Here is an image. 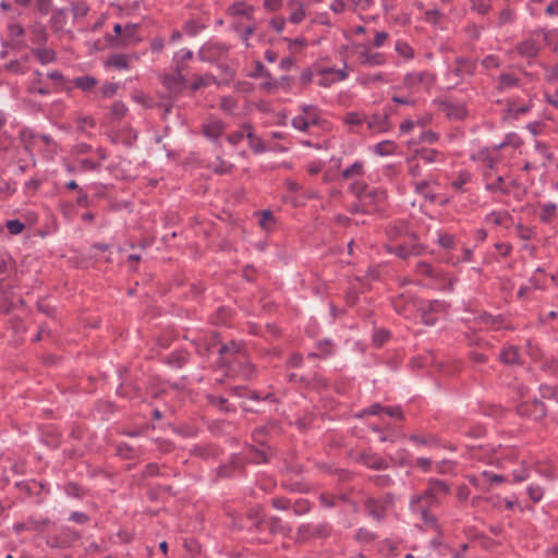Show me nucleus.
<instances>
[{
  "instance_id": "nucleus-35",
  "label": "nucleus",
  "mask_w": 558,
  "mask_h": 558,
  "mask_svg": "<svg viewBox=\"0 0 558 558\" xmlns=\"http://www.w3.org/2000/svg\"><path fill=\"white\" fill-rule=\"evenodd\" d=\"M429 182L428 181H420L415 183V190L417 193H421L425 198H429L430 201L434 199V194L427 193L426 189L428 187Z\"/></svg>"
},
{
  "instance_id": "nucleus-38",
  "label": "nucleus",
  "mask_w": 558,
  "mask_h": 558,
  "mask_svg": "<svg viewBox=\"0 0 558 558\" xmlns=\"http://www.w3.org/2000/svg\"><path fill=\"white\" fill-rule=\"evenodd\" d=\"M396 253H397V255H398V256H400V257H402V258H407V257H409L410 255H416V254H418V250H417V248H415V247H411V248H409V247H405V246L400 245V246H398V247L396 248Z\"/></svg>"
},
{
  "instance_id": "nucleus-1",
  "label": "nucleus",
  "mask_w": 558,
  "mask_h": 558,
  "mask_svg": "<svg viewBox=\"0 0 558 558\" xmlns=\"http://www.w3.org/2000/svg\"><path fill=\"white\" fill-rule=\"evenodd\" d=\"M219 365L227 368L232 375H242L248 377L252 373V366L246 359L245 351L240 343L230 342L223 344L218 350Z\"/></svg>"
},
{
  "instance_id": "nucleus-62",
  "label": "nucleus",
  "mask_w": 558,
  "mask_h": 558,
  "mask_svg": "<svg viewBox=\"0 0 558 558\" xmlns=\"http://www.w3.org/2000/svg\"><path fill=\"white\" fill-rule=\"evenodd\" d=\"M345 8V4L342 0H335L331 5H330V9L335 12V13H341L343 12Z\"/></svg>"
},
{
  "instance_id": "nucleus-29",
  "label": "nucleus",
  "mask_w": 558,
  "mask_h": 558,
  "mask_svg": "<svg viewBox=\"0 0 558 558\" xmlns=\"http://www.w3.org/2000/svg\"><path fill=\"white\" fill-rule=\"evenodd\" d=\"M420 158L427 163H433L436 161L438 153L435 149H422L417 151Z\"/></svg>"
},
{
  "instance_id": "nucleus-53",
  "label": "nucleus",
  "mask_w": 558,
  "mask_h": 558,
  "mask_svg": "<svg viewBox=\"0 0 558 558\" xmlns=\"http://www.w3.org/2000/svg\"><path fill=\"white\" fill-rule=\"evenodd\" d=\"M509 113L514 116V117H518L519 114H522L524 112L527 111V107L525 106H518V105H510L509 106V109H508Z\"/></svg>"
},
{
  "instance_id": "nucleus-48",
  "label": "nucleus",
  "mask_w": 558,
  "mask_h": 558,
  "mask_svg": "<svg viewBox=\"0 0 558 558\" xmlns=\"http://www.w3.org/2000/svg\"><path fill=\"white\" fill-rule=\"evenodd\" d=\"M385 413L391 417H397L399 420H403V413L399 407H386Z\"/></svg>"
},
{
  "instance_id": "nucleus-58",
  "label": "nucleus",
  "mask_w": 558,
  "mask_h": 558,
  "mask_svg": "<svg viewBox=\"0 0 558 558\" xmlns=\"http://www.w3.org/2000/svg\"><path fill=\"white\" fill-rule=\"evenodd\" d=\"M539 390H541L542 398L550 399L556 396L555 389L550 386H543V387H541Z\"/></svg>"
},
{
  "instance_id": "nucleus-56",
  "label": "nucleus",
  "mask_w": 558,
  "mask_h": 558,
  "mask_svg": "<svg viewBox=\"0 0 558 558\" xmlns=\"http://www.w3.org/2000/svg\"><path fill=\"white\" fill-rule=\"evenodd\" d=\"M421 140L426 143H435L438 140V135L432 131L423 132Z\"/></svg>"
},
{
  "instance_id": "nucleus-22",
  "label": "nucleus",
  "mask_w": 558,
  "mask_h": 558,
  "mask_svg": "<svg viewBox=\"0 0 558 558\" xmlns=\"http://www.w3.org/2000/svg\"><path fill=\"white\" fill-rule=\"evenodd\" d=\"M473 64L465 59H459L457 61V66L454 69V73L457 76H463L464 74H472Z\"/></svg>"
},
{
  "instance_id": "nucleus-41",
  "label": "nucleus",
  "mask_w": 558,
  "mask_h": 558,
  "mask_svg": "<svg viewBox=\"0 0 558 558\" xmlns=\"http://www.w3.org/2000/svg\"><path fill=\"white\" fill-rule=\"evenodd\" d=\"M87 11L88 8L85 3H75L72 7L74 17H82L87 13Z\"/></svg>"
},
{
  "instance_id": "nucleus-20",
  "label": "nucleus",
  "mask_w": 558,
  "mask_h": 558,
  "mask_svg": "<svg viewBox=\"0 0 558 558\" xmlns=\"http://www.w3.org/2000/svg\"><path fill=\"white\" fill-rule=\"evenodd\" d=\"M22 138L26 146L29 144L31 141H34V142L43 141L47 145H49L52 142V140L49 135L34 134L32 131H23Z\"/></svg>"
},
{
  "instance_id": "nucleus-24",
  "label": "nucleus",
  "mask_w": 558,
  "mask_h": 558,
  "mask_svg": "<svg viewBox=\"0 0 558 558\" xmlns=\"http://www.w3.org/2000/svg\"><path fill=\"white\" fill-rule=\"evenodd\" d=\"M74 84L83 90H89L96 85V80L90 76L77 77L74 80Z\"/></svg>"
},
{
  "instance_id": "nucleus-7",
  "label": "nucleus",
  "mask_w": 558,
  "mask_h": 558,
  "mask_svg": "<svg viewBox=\"0 0 558 558\" xmlns=\"http://www.w3.org/2000/svg\"><path fill=\"white\" fill-rule=\"evenodd\" d=\"M446 304L440 301H427L423 302L420 310L422 312V318L425 325L433 326L436 323V318L432 316L433 313L444 311Z\"/></svg>"
},
{
  "instance_id": "nucleus-54",
  "label": "nucleus",
  "mask_w": 558,
  "mask_h": 558,
  "mask_svg": "<svg viewBox=\"0 0 558 558\" xmlns=\"http://www.w3.org/2000/svg\"><path fill=\"white\" fill-rule=\"evenodd\" d=\"M235 106V101L233 98L231 97H225L221 99V108L225 110V111H232V109L234 108Z\"/></svg>"
},
{
  "instance_id": "nucleus-23",
  "label": "nucleus",
  "mask_w": 558,
  "mask_h": 558,
  "mask_svg": "<svg viewBox=\"0 0 558 558\" xmlns=\"http://www.w3.org/2000/svg\"><path fill=\"white\" fill-rule=\"evenodd\" d=\"M556 214V205L555 204H545L542 206L539 217L542 221L549 222Z\"/></svg>"
},
{
  "instance_id": "nucleus-19",
  "label": "nucleus",
  "mask_w": 558,
  "mask_h": 558,
  "mask_svg": "<svg viewBox=\"0 0 558 558\" xmlns=\"http://www.w3.org/2000/svg\"><path fill=\"white\" fill-rule=\"evenodd\" d=\"M290 8H291V14H290L291 22L300 23L305 16L303 4L299 1H291Z\"/></svg>"
},
{
  "instance_id": "nucleus-3",
  "label": "nucleus",
  "mask_w": 558,
  "mask_h": 558,
  "mask_svg": "<svg viewBox=\"0 0 558 558\" xmlns=\"http://www.w3.org/2000/svg\"><path fill=\"white\" fill-rule=\"evenodd\" d=\"M140 40L137 36V25L128 24L121 37L109 36L108 41L113 48H123L133 45Z\"/></svg>"
},
{
  "instance_id": "nucleus-60",
  "label": "nucleus",
  "mask_w": 558,
  "mask_h": 558,
  "mask_svg": "<svg viewBox=\"0 0 558 558\" xmlns=\"http://www.w3.org/2000/svg\"><path fill=\"white\" fill-rule=\"evenodd\" d=\"M255 31V25H247L243 28V31L241 32V37L243 39V41L247 43V39H248V36L252 35ZM246 46H248V44H246Z\"/></svg>"
},
{
  "instance_id": "nucleus-36",
  "label": "nucleus",
  "mask_w": 558,
  "mask_h": 558,
  "mask_svg": "<svg viewBox=\"0 0 558 558\" xmlns=\"http://www.w3.org/2000/svg\"><path fill=\"white\" fill-rule=\"evenodd\" d=\"M526 492H527L529 497L534 502L539 501L543 497V489L539 486H529Z\"/></svg>"
},
{
  "instance_id": "nucleus-30",
  "label": "nucleus",
  "mask_w": 558,
  "mask_h": 558,
  "mask_svg": "<svg viewBox=\"0 0 558 558\" xmlns=\"http://www.w3.org/2000/svg\"><path fill=\"white\" fill-rule=\"evenodd\" d=\"M482 477L483 480L487 481L492 486L499 485L506 481L502 475L493 474L489 471H484L482 473Z\"/></svg>"
},
{
  "instance_id": "nucleus-16",
  "label": "nucleus",
  "mask_w": 558,
  "mask_h": 558,
  "mask_svg": "<svg viewBox=\"0 0 558 558\" xmlns=\"http://www.w3.org/2000/svg\"><path fill=\"white\" fill-rule=\"evenodd\" d=\"M367 509L373 518L376 520H380L384 517L385 513V505L384 502L376 500V499H369L366 504Z\"/></svg>"
},
{
  "instance_id": "nucleus-31",
  "label": "nucleus",
  "mask_w": 558,
  "mask_h": 558,
  "mask_svg": "<svg viewBox=\"0 0 558 558\" xmlns=\"http://www.w3.org/2000/svg\"><path fill=\"white\" fill-rule=\"evenodd\" d=\"M395 49H396V51H397L400 56H402V57H404V58H407V59H409V58H411V57L413 56V50H412V48H411L408 44H405V43L398 41V43L396 44V46H395Z\"/></svg>"
},
{
  "instance_id": "nucleus-51",
  "label": "nucleus",
  "mask_w": 558,
  "mask_h": 558,
  "mask_svg": "<svg viewBox=\"0 0 558 558\" xmlns=\"http://www.w3.org/2000/svg\"><path fill=\"white\" fill-rule=\"evenodd\" d=\"M387 38H388V34L386 32H377L375 34V38H374V43L373 44H374V46L376 48H379V47H381L385 44Z\"/></svg>"
},
{
  "instance_id": "nucleus-9",
  "label": "nucleus",
  "mask_w": 558,
  "mask_h": 558,
  "mask_svg": "<svg viewBox=\"0 0 558 558\" xmlns=\"http://www.w3.org/2000/svg\"><path fill=\"white\" fill-rule=\"evenodd\" d=\"M384 198V192L367 189L363 196H361L360 203L354 207V211H366L368 206L378 205Z\"/></svg>"
},
{
  "instance_id": "nucleus-18",
  "label": "nucleus",
  "mask_w": 558,
  "mask_h": 558,
  "mask_svg": "<svg viewBox=\"0 0 558 558\" xmlns=\"http://www.w3.org/2000/svg\"><path fill=\"white\" fill-rule=\"evenodd\" d=\"M229 13L233 16H247L250 17L251 12L253 11V8L245 4L244 2H236L233 3L229 8Z\"/></svg>"
},
{
  "instance_id": "nucleus-37",
  "label": "nucleus",
  "mask_w": 558,
  "mask_h": 558,
  "mask_svg": "<svg viewBox=\"0 0 558 558\" xmlns=\"http://www.w3.org/2000/svg\"><path fill=\"white\" fill-rule=\"evenodd\" d=\"M214 78L211 76H198L191 85L193 90H197L204 86H207Z\"/></svg>"
},
{
  "instance_id": "nucleus-40",
  "label": "nucleus",
  "mask_w": 558,
  "mask_h": 558,
  "mask_svg": "<svg viewBox=\"0 0 558 558\" xmlns=\"http://www.w3.org/2000/svg\"><path fill=\"white\" fill-rule=\"evenodd\" d=\"M363 121V118L354 112H350L344 117V122L349 125H360Z\"/></svg>"
},
{
  "instance_id": "nucleus-57",
  "label": "nucleus",
  "mask_w": 558,
  "mask_h": 558,
  "mask_svg": "<svg viewBox=\"0 0 558 558\" xmlns=\"http://www.w3.org/2000/svg\"><path fill=\"white\" fill-rule=\"evenodd\" d=\"M211 403L217 405V407H219L223 411H229V407L227 404L228 402L222 397H213L211 398Z\"/></svg>"
},
{
  "instance_id": "nucleus-39",
  "label": "nucleus",
  "mask_w": 558,
  "mask_h": 558,
  "mask_svg": "<svg viewBox=\"0 0 558 558\" xmlns=\"http://www.w3.org/2000/svg\"><path fill=\"white\" fill-rule=\"evenodd\" d=\"M37 56L40 62L44 64L51 62L54 58L53 51L48 49L38 50Z\"/></svg>"
},
{
  "instance_id": "nucleus-64",
  "label": "nucleus",
  "mask_w": 558,
  "mask_h": 558,
  "mask_svg": "<svg viewBox=\"0 0 558 558\" xmlns=\"http://www.w3.org/2000/svg\"><path fill=\"white\" fill-rule=\"evenodd\" d=\"M469 495H470V490L466 486H460L458 488V493H457V496L460 500L464 501L469 498Z\"/></svg>"
},
{
  "instance_id": "nucleus-27",
  "label": "nucleus",
  "mask_w": 558,
  "mask_h": 558,
  "mask_svg": "<svg viewBox=\"0 0 558 558\" xmlns=\"http://www.w3.org/2000/svg\"><path fill=\"white\" fill-rule=\"evenodd\" d=\"M518 84V80L511 74H502L499 78V88L505 90Z\"/></svg>"
},
{
  "instance_id": "nucleus-25",
  "label": "nucleus",
  "mask_w": 558,
  "mask_h": 558,
  "mask_svg": "<svg viewBox=\"0 0 558 558\" xmlns=\"http://www.w3.org/2000/svg\"><path fill=\"white\" fill-rule=\"evenodd\" d=\"M518 50L523 56L532 57L536 53L537 48L533 41L526 40L518 46Z\"/></svg>"
},
{
  "instance_id": "nucleus-63",
  "label": "nucleus",
  "mask_w": 558,
  "mask_h": 558,
  "mask_svg": "<svg viewBox=\"0 0 558 558\" xmlns=\"http://www.w3.org/2000/svg\"><path fill=\"white\" fill-rule=\"evenodd\" d=\"M117 86L114 84H107L102 87V94L106 97H111L116 94Z\"/></svg>"
},
{
  "instance_id": "nucleus-42",
  "label": "nucleus",
  "mask_w": 558,
  "mask_h": 558,
  "mask_svg": "<svg viewBox=\"0 0 558 558\" xmlns=\"http://www.w3.org/2000/svg\"><path fill=\"white\" fill-rule=\"evenodd\" d=\"M367 189L368 187L364 183H361V182H354L351 185V190L356 195L359 201H361V196H363V194L366 192Z\"/></svg>"
},
{
  "instance_id": "nucleus-5",
  "label": "nucleus",
  "mask_w": 558,
  "mask_h": 558,
  "mask_svg": "<svg viewBox=\"0 0 558 558\" xmlns=\"http://www.w3.org/2000/svg\"><path fill=\"white\" fill-rule=\"evenodd\" d=\"M404 86L412 89L429 88L434 77L428 72L410 73L404 77Z\"/></svg>"
},
{
  "instance_id": "nucleus-49",
  "label": "nucleus",
  "mask_w": 558,
  "mask_h": 558,
  "mask_svg": "<svg viewBox=\"0 0 558 558\" xmlns=\"http://www.w3.org/2000/svg\"><path fill=\"white\" fill-rule=\"evenodd\" d=\"M24 33V29L21 25L19 24H12L9 26V35L12 39L14 38H17L20 36H22Z\"/></svg>"
},
{
  "instance_id": "nucleus-61",
  "label": "nucleus",
  "mask_w": 558,
  "mask_h": 558,
  "mask_svg": "<svg viewBox=\"0 0 558 558\" xmlns=\"http://www.w3.org/2000/svg\"><path fill=\"white\" fill-rule=\"evenodd\" d=\"M202 28V26H199L198 24H196L195 22H189L186 23L185 25V31L186 33H189L190 35H195L198 33V31Z\"/></svg>"
},
{
  "instance_id": "nucleus-26",
  "label": "nucleus",
  "mask_w": 558,
  "mask_h": 558,
  "mask_svg": "<svg viewBox=\"0 0 558 558\" xmlns=\"http://www.w3.org/2000/svg\"><path fill=\"white\" fill-rule=\"evenodd\" d=\"M108 64L118 68V69H126L128 68V59L124 54H112L108 59Z\"/></svg>"
},
{
  "instance_id": "nucleus-50",
  "label": "nucleus",
  "mask_w": 558,
  "mask_h": 558,
  "mask_svg": "<svg viewBox=\"0 0 558 558\" xmlns=\"http://www.w3.org/2000/svg\"><path fill=\"white\" fill-rule=\"evenodd\" d=\"M325 74H332L335 81H342L347 77V72L344 70L326 69Z\"/></svg>"
},
{
  "instance_id": "nucleus-21",
  "label": "nucleus",
  "mask_w": 558,
  "mask_h": 558,
  "mask_svg": "<svg viewBox=\"0 0 558 558\" xmlns=\"http://www.w3.org/2000/svg\"><path fill=\"white\" fill-rule=\"evenodd\" d=\"M362 459L365 465L372 469H385L387 465L385 460L378 456L365 454L362 457Z\"/></svg>"
},
{
  "instance_id": "nucleus-14",
  "label": "nucleus",
  "mask_w": 558,
  "mask_h": 558,
  "mask_svg": "<svg viewBox=\"0 0 558 558\" xmlns=\"http://www.w3.org/2000/svg\"><path fill=\"white\" fill-rule=\"evenodd\" d=\"M318 121H319V119H318L317 114H314L313 117H310V118L299 116L292 120V125L296 130L306 131L310 125L318 124Z\"/></svg>"
},
{
  "instance_id": "nucleus-44",
  "label": "nucleus",
  "mask_w": 558,
  "mask_h": 558,
  "mask_svg": "<svg viewBox=\"0 0 558 558\" xmlns=\"http://www.w3.org/2000/svg\"><path fill=\"white\" fill-rule=\"evenodd\" d=\"M453 236L450 234H441L438 238V243L445 248H451L453 246Z\"/></svg>"
},
{
  "instance_id": "nucleus-59",
  "label": "nucleus",
  "mask_w": 558,
  "mask_h": 558,
  "mask_svg": "<svg viewBox=\"0 0 558 558\" xmlns=\"http://www.w3.org/2000/svg\"><path fill=\"white\" fill-rule=\"evenodd\" d=\"M492 218L496 225H505L508 219V214L506 213H493Z\"/></svg>"
},
{
  "instance_id": "nucleus-52",
  "label": "nucleus",
  "mask_w": 558,
  "mask_h": 558,
  "mask_svg": "<svg viewBox=\"0 0 558 558\" xmlns=\"http://www.w3.org/2000/svg\"><path fill=\"white\" fill-rule=\"evenodd\" d=\"M244 136H245V133L243 131H236V132L228 135L227 141L232 145H236L239 142H241L243 140Z\"/></svg>"
},
{
  "instance_id": "nucleus-10",
  "label": "nucleus",
  "mask_w": 558,
  "mask_h": 558,
  "mask_svg": "<svg viewBox=\"0 0 558 558\" xmlns=\"http://www.w3.org/2000/svg\"><path fill=\"white\" fill-rule=\"evenodd\" d=\"M520 413L524 415L532 416L534 420H539L546 414V410L544 404L539 401L534 399L532 404H527V402H524L520 407Z\"/></svg>"
},
{
  "instance_id": "nucleus-28",
  "label": "nucleus",
  "mask_w": 558,
  "mask_h": 558,
  "mask_svg": "<svg viewBox=\"0 0 558 558\" xmlns=\"http://www.w3.org/2000/svg\"><path fill=\"white\" fill-rule=\"evenodd\" d=\"M211 168L217 173H227L232 169V165L218 157Z\"/></svg>"
},
{
  "instance_id": "nucleus-13",
  "label": "nucleus",
  "mask_w": 558,
  "mask_h": 558,
  "mask_svg": "<svg viewBox=\"0 0 558 558\" xmlns=\"http://www.w3.org/2000/svg\"><path fill=\"white\" fill-rule=\"evenodd\" d=\"M417 272L422 275H427L429 277L436 278L438 280H448L449 281V289H451L452 286V279L446 275V274H438L435 272L430 265L426 263H420L417 265Z\"/></svg>"
},
{
  "instance_id": "nucleus-12",
  "label": "nucleus",
  "mask_w": 558,
  "mask_h": 558,
  "mask_svg": "<svg viewBox=\"0 0 558 558\" xmlns=\"http://www.w3.org/2000/svg\"><path fill=\"white\" fill-rule=\"evenodd\" d=\"M367 126L371 131L381 133L388 130L389 122L386 116L374 114L368 121Z\"/></svg>"
},
{
  "instance_id": "nucleus-17",
  "label": "nucleus",
  "mask_w": 558,
  "mask_h": 558,
  "mask_svg": "<svg viewBox=\"0 0 558 558\" xmlns=\"http://www.w3.org/2000/svg\"><path fill=\"white\" fill-rule=\"evenodd\" d=\"M500 360H501L505 364H509V365H512V364L519 363L520 357H519L518 349H517L515 347H509V348H506V349L500 353Z\"/></svg>"
},
{
  "instance_id": "nucleus-46",
  "label": "nucleus",
  "mask_w": 558,
  "mask_h": 558,
  "mask_svg": "<svg viewBox=\"0 0 558 558\" xmlns=\"http://www.w3.org/2000/svg\"><path fill=\"white\" fill-rule=\"evenodd\" d=\"M472 8L480 13L484 14L488 10V4L485 0H471Z\"/></svg>"
},
{
  "instance_id": "nucleus-8",
  "label": "nucleus",
  "mask_w": 558,
  "mask_h": 558,
  "mask_svg": "<svg viewBox=\"0 0 558 558\" xmlns=\"http://www.w3.org/2000/svg\"><path fill=\"white\" fill-rule=\"evenodd\" d=\"M163 85L173 95L180 94L185 86V78L182 69L178 65L174 74H168L163 77Z\"/></svg>"
},
{
  "instance_id": "nucleus-15",
  "label": "nucleus",
  "mask_w": 558,
  "mask_h": 558,
  "mask_svg": "<svg viewBox=\"0 0 558 558\" xmlns=\"http://www.w3.org/2000/svg\"><path fill=\"white\" fill-rule=\"evenodd\" d=\"M427 490L432 493L435 497H438L440 499L441 495H447L450 492L449 486L439 480H430L428 482Z\"/></svg>"
},
{
  "instance_id": "nucleus-4",
  "label": "nucleus",
  "mask_w": 558,
  "mask_h": 558,
  "mask_svg": "<svg viewBox=\"0 0 558 558\" xmlns=\"http://www.w3.org/2000/svg\"><path fill=\"white\" fill-rule=\"evenodd\" d=\"M227 52L225 45L219 43H207L198 51V57L205 62H217Z\"/></svg>"
},
{
  "instance_id": "nucleus-47",
  "label": "nucleus",
  "mask_w": 558,
  "mask_h": 558,
  "mask_svg": "<svg viewBox=\"0 0 558 558\" xmlns=\"http://www.w3.org/2000/svg\"><path fill=\"white\" fill-rule=\"evenodd\" d=\"M385 408L380 404H373L369 409L364 410L359 416L365 415V414H373V415H379L380 413H385Z\"/></svg>"
},
{
  "instance_id": "nucleus-43",
  "label": "nucleus",
  "mask_w": 558,
  "mask_h": 558,
  "mask_svg": "<svg viewBox=\"0 0 558 558\" xmlns=\"http://www.w3.org/2000/svg\"><path fill=\"white\" fill-rule=\"evenodd\" d=\"M389 337V332L385 329H380L375 331L374 333V342L377 345H381Z\"/></svg>"
},
{
  "instance_id": "nucleus-11",
  "label": "nucleus",
  "mask_w": 558,
  "mask_h": 558,
  "mask_svg": "<svg viewBox=\"0 0 558 558\" xmlns=\"http://www.w3.org/2000/svg\"><path fill=\"white\" fill-rule=\"evenodd\" d=\"M225 124L220 120H210L204 124V135L211 140L217 141L225 132Z\"/></svg>"
},
{
  "instance_id": "nucleus-33",
  "label": "nucleus",
  "mask_w": 558,
  "mask_h": 558,
  "mask_svg": "<svg viewBox=\"0 0 558 558\" xmlns=\"http://www.w3.org/2000/svg\"><path fill=\"white\" fill-rule=\"evenodd\" d=\"M128 108L121 101H117L111 107V113L114 118L120 119L125 116Z\"/></svg>"
},
{
  "instance_id": "nucleus-2",
  "label": "nucleus",
  "mask_w": 558,
  "mask_h": 558,
  "mask_svg": "<svg viewBox=\"0 0 558 558\" xmlns=\"http://www.w3.org/2000/svg\"><path fill=\"white\" fill-rule=\"evenodd\" d=\"M439 504V498L435 497L427 488L422 494L413 495L410 499V509L413 513L421 517L422 522L435 530H438L437 518L429 512V508Z\"/></svg>"
},
{
  "instance_id": "nucleus-45",
  "label": "nucleus",
  "mask_w": 558,
  "mask_h": 558,
  "mask_svg": "<svg viewBox=\"0 0 558 558\" xmlns=\"http://www.w3.org/2000/svg\"><path fill=\"white\" fill-rule=\"evenodd\" d=\"M274 220V217H272V214L270 211H264L262 214V217H260V220H259V225L263 229L265 230H268L269 229V223Z\"/></svg>"
},
{
  "instance_id": "nucleus-6",
  "label": "nucleus",
  "mask_w": 558,
  "mask_h": 558,
  "mask_svg": "<svg viewBox=\"0 0 558 558\" xmlns=\"http://www.w3.org/2000/svg\"><path fill=\"white\" fill-rule=\"evenodd\" d=\"M354 51L360 64L373 66L384 63L383 56L378 52H372L368 46H355Z\"/></svg>"
},
{
  "instance_id": "nucleus-32",
  "label": "nucleus",
  "mask_w": 558,
  "mask_h": 558,
  "mask_svg": "<svg viewBox=\"0 0 558 558\" xmlns=\"http://www.w3.org/2000/svg\"><path fill=\"white\" fill-rule=\"evenodd\" d=\"M363 165L360 161L354 162L350 168L345 169L342 172V177L344 179H350L356 174H360L362 172Z\"/></svg>"
},
{
  "instance_id": "nucleus-55",
  "label": "nucleus",
  "mask_w": 558,
  "mask_h": 558,
  "mask_svg": "<svg viewBox=\"0 0 558 558\" xmlns=\"http://www.w3.org/2000/svg\"><path fill=\"white\" fill-rule=\"evenodd\" d=\"M482 63L486 69L497 68L499 65L498 59L495 56L486 57Z\"/></svg>"
},
{
  "instance_id": "nucleus-34",
  "label": "nucleus",
  "mask_w": 558,
  "mask_h": 558,
  "mask_svg": "<svg viewBox=\"0 0 558 558\" xmlns=\"http://www.w3.org/2000/svg\"><path fill=\"white\" fill-rule=\"evenodd\" d=\"M7 228L11 234H20L24 229V225L20 220L13 219L7 222Z\"/></svg>"
}]
</instances>
